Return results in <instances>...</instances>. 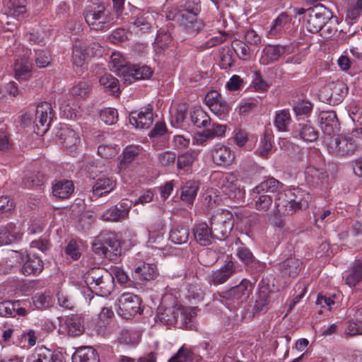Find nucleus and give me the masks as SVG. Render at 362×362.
<instances>
[{
  "label": "nucleus",
  "mask_w": 362,
  "mask_h": 362,
  "mask_svg": "<svg viewBox=\"0 0 362 362\" xmlns=\"http://www.w3.org/2000/svg\"><path fill=\"white\" fill-rule=\"evenodd\" d=\"M323 144L332 156H351L362 148V127L356 128L349 134L324 136Z\"/></svg>",
  "instance_id": "1"
},
{
  "label": "nucleus",
  "mask_w": 362,
  "mask_h": 362,
  "mask_svg": "<svg viewBox=\"0 0 362 362\" xmlns=\"http://www.w3.org/2000/svg\"><path fill=\"white\" fill-rule=\"evenodd\" d=\"M83 278L89 290L98 296L107 297L115 288L113 275L103 268H90L86 272Z\"/></svg>",
  "instance_id": "2"
},
{
  "label": "nucleus",
  "mask_w": 362,
  "mask_h": 362,
  "mask_svg": "<svg viewBox=\"0 0 362 362\" xmlns=\"http://www.w3.org/2000/svg\"><path fill=\"white\" fill-rule=\"evenodd\" d=\"M251 292L250 282L243 279L238 286L214 294V300L219 301L230 310L236 309L247 300Z\"/></svg>",
  "instance_id": "3"
},
{
  "label": "nucleus",
  "mask_w": 362,
  "mask_h": 362,
  "mask_svg": "<svg viewBox=\"0 0 362 362\" xmlns=\"http://www.w3.org/2000/svg\"><path fill=\"white\" fill-rule=\"evenodd\" d=\"M93 252L110 261H115L122 253L120 242L116 235L104 231L95 238L92 243Z\"/></svg>",
  "instance_id": "4"
},
{
  "label": "nucleus",
  "mask_w": 362,
  "mask_h": 362,
  "mask_svg": "<svg viewBox=\"0 0 362 362\" xmlns=\"http://www.w3.org/2000/svg\"><path fill=\"white\" fill-rule=\"evenodd\" d=\"M332 12L322 4H317L308 9L306 28L312 33H316L323 28L327 21H331Z\"/></svg>",
  "instance_id": "5"
},
{
  "label": "nucleus",
  "mask_w": 362,
  "mask_h": 362,
  "mask_svg": "<svg viewBox=\"0 0 362 362\" xmlns=\"http://www.w3.org/2000/svg\"><path fill=\"white\" fill-rule=\"evenodd\" d=\"M86 22L95 30H103L109 28L108 13L103 5L89 6L83 13Z\"/></svg>",
  "instance_id": "6"
},
{
  "label": "nucleus",
  "mask_w": 362,
  "mask_h": 362,
  "mask_svg": "<svg viewBox=\"0 0 362 362\" xmlns=\"http://www.w3.org/2000/svg\"><path fill=\"white\" fill-rule=\"evenodd\" d=\"M117 313L124 319H129L141 313V298L132 293H124L117 300Z\"/></svg>",
  "instance_id": "7"
},
{
  "label": "nucleus",
  "mask_w": 362,
  "mask_h": 362,
  "mask_svg": "<svg viewBox=\"0 0 362 362\" xmlns=\"http://www.w3.org/2000/svg\"><path fill=\"white\" fill-rule=\"evenodd\" d=\"M219 187L230 199L241 200L244 197L238 176L233 173L219 175Z\"/></svg>",
  "instance_id": "8"
},
{
  "label": "nucleus",
  "mask_w": 362,
  "mask_h": 362,
  "mask_svg": "<svg viewBox=\"0 0 362 362\" xmlns=\"http://www.w3.org/2000/svg\"><path fill=\"white\" fill-rule=\"evenodd\" d=\"M132 202L127 199H122L118 204L112 206L104 211L100 218L107 222H119L128 218Z\"/></svg>",
  "instance_id": "9"
},
{
  "label": "nucleus",
  "mask_w": 362,
  "mask_h": 362,
  "mask_svg": "<svg viewBox=\"0 0 362 362\" xmlns=\"http://www.w3.org/2000/svg\"><path fill=\"white\" fill-rule=\"evenodd\" d=\"M152 74L151 69L148 66L127 63L117 75L122 77L124 82L132 83L136 80L148 78Z\"/></svg>",
  "instance_id": "10"
},
{
  "label": "nucleus",
  "mask_w": 362,
  "mask_h": 362,
  "mask_svg": "<svg viewBox=\"0 0 362 362\" xmlns=\"http://www.w3.org/2000/svg\"><path fill=\"white\" fill-rule=\"evenodd\" d=\"M225 218L223 214L213 216L211 218V228L214 233V239L219 240H225L230 233L234 222L232 216Z\"/></svg>",
  "instance_id": "11"
},
{
  "label": "nucleus",
  "mask_w": 362,
  "mask_h": 362,
  "mask_svg": "<svg viewBox=\"0 0 362 362\" xmlns=\"http://www.w3.org/2000/svg\"><path fill=\"white\" fill-rule=\"evenodd\" d=\"M28 362H65L63 355L58 351L46 348L44 346H37L28 358Z\"/></svg>",
  "instance_id": "12"
},
{
  "label": "nucleus",
  "mask_w": 362,
  "mask_h": 362,
  "mask_svg": "<svg viewBox=\"0 0 362 362\" xmlns=\"http://www.w3.org/2000/svg\"><path fill=\"white\" fill-rule=\"evenodd\" d=\"M290 47L281 45H267L262 52L260 63L269 65L279 60L284 54L289 53Z\"/></svg>",
  "instance_id": "13"
},
{
  "label": "nucleus",
  "mask_w": 362,
  "mask_h": 362,
  "mask_svg": "<svg viewBox=\"0 0 362 362\" xmlns=\"http://www.w3.org/2000/svg\"><path fill=\"white\" fill-rule=\"evenodd\" d=\"M175 18L186 32L192 35L197 34L204 26L203 22L199 20L197 16L194 14L179 11L175 15Z\"/></svg>",
  "instance_id": "14"
},
{
  "label": "nucleus",
  "mask_w": 362,
  "mask_h": 362,
  "mask_svg": "<svg viewBox=\"0 0 362 362\" xmlns=\"http://www.w3.org/2000/svg\"><path fill=\"white\" fill-rule=\"evenodd\" d=\"M60 329L69 336L77 337L84 332L83 320L78 315L67 316L60 322Z\"/></svg>",
  "instance_id": "15"
},
{
  "label": "nucleus",
  "mask_w": 362,
  "mask_h": 362,
  "mask_svg": "<svg viewBox=\"0 0 362 362\" xmlns=\"http://www.w3.org/2000/svg\"><path fill=\"white\" fill-rule=\"evenodd\" d=\"M305 181L313 187H327L329 177L323 168L308 166L305 170Z\"/></svg>",
  "instance_id": "16"
},
{
  "label": "nucleus",
  "mask_w": 362,
  "mask_h": 362,
  "mask_svg": "<svg viewBox=\"0 0 362 362\" xmlns=\"http://www.w3.org/2000/svg\"><path fill=\"white\" fill-rule=\"evenodd\" d=\"M192 234L195 241L202 246L209 245L214 239L212 228L205 222L195 223L192 228Z\"/></svg>",
  "instance_id": "17"
},
{
  "label": "nucleus",
  "mask_w": 362,
  "mask_h": 362,
  "mask_svg": "<svg viewBox=\"0 0 362 362\" xmlns=\"http://www.w3.org/2000/svg\"><path fill=\"white\" fill-rule=\"evenodd\" d=\"M272 294L273 292L268 284L264 283L259 284V291L253 309L255 314L266 312L269 309L272 303Z\"/></svg>",
  "instance_id": "18"
},
{
  "label": "nucleus",
  "mask_w": 362,
  "mask_h": 362,
  "mask_svg": "<svg viewBox=\"0 0 362 362\" xmlns=\"http://www.w3.org/2000/svg\"><path fill=\"white\" fill-rule=\"evenodd\" d=\"M205 102L209 110L213 113H227L232 110L229 104L216 91H211L205 96Z\"/></svg>",
  "instance_id": "19"
},
{
  "label": "nucleus",
  "mask_w": 362,
  "mask_h": 362,
  "mask_svg": "<svg viewBox=\"0 0 362 362\" xmlns=\"http://www.w3.org/2000/svg\"><path fill=\"white\" fill-rule=\"evenodd\" d=\"M292 18L286 13L281 12L272 23L267 32L268 37L279 38L285 33V28L290 23Z\"/></svg>",
  "instance_id": "20"
},
{
  "label": "nucleus",
  "mask_w": 362,
  "mask_h": 362,
  "mask_svg": "<svg viewBox=\"0 0 362 362\" xmlns=\"http://www.w3.org/2000/svg\"><path fill=\"white\" fill-rule=\"evenodd\" d=\"M153 18L151 13L148 12L138 11V13L132 17L131 23L134 26L135 32L146 33L151 30Z\"/></svg>",
  "instance_id": "21"
},
{
  "label": "nucleus",
  "mask_w": 362,
  "mask_h": 362,
  "mask_svg": "<svg viewBox=\"0 0 362 362\" xmlns=\"http://www.w3.org/2000/svg\"><path fill=\"white\" fill-rule=\"evenodd\" d=\"M22 233L13 223L0 226V245H10L20 240Z\"/></svg>",
  "instance_id": "22"
},
{
  "label": "nucleus",
  "mask_w": 362,
  "mask_h": 362,
  "mask_svg": "<svg viewBox=\"0 0 362 362\" xmlns=\"http://www.w3.org/2000/svg\"><path fill=\"white\" fill-rule=\"evenodd\" d=\"M211 156L213 162L217 165H230L234 159V155L230 149L221 144H218L213 148Z\"/></svg>",
  "instance_id": "23"
},
{
  "label": "nucleus",
  "mask_w": 362,
  "mask_h": 362,
  "mask_svg": "<svg viewBox=\"0 0 362 362\" xmlns=\"http://www.w3.org/2000/svg\"><path fill=\"white\" fill-rule=\"evenodd\" d=\"M15 78L18 81L28 80L32 75V64L25 56L17 59L14 64Z\"/></svg>",
  "instance_id": "24"
},
{
  "label": "nucleus",
  "mask_w": 362,
  "mask_h": 362,
  "mask_svg": "<svg viewBox=\"0 0 362 362\" xmlns=\"http://www.w3.org/2000/svg\"><path fill=\"white\" fill-rule=\"evenodd\" d=\"M284 185L274 177H269L252 189L253 193L256 194H281Z\"/></svg>",
  "instance_id": "25"
},
{
  "label": "nucleus",
  "mask_w": 362,
  "mask_h": 362,
  "mask_svg": "<svg viewBox=\"0 0 362 362\" xmlns=\"http://www.w3.org/2000/svg\"><path fill=\"white\" fill-rule=\"evenodd\" d=\"M116 186V182L110 177L102 176L98 177L93 185V195L100 197L109 194Z\"/></svg>",
  "instance_id": "26"
},
{
  "label": "nucleus",
  "mask_w": 362,
  "mask_h": 362,
  "mask_svg": "<svg viewBox=\"0 0 362 362\" xmlns=\"http://www.w3.org/2000/svg\"><path fill=\"white\" fill-rule=\"evenodd\" d=\"M320 127L325 133V136H334L333 134L340 131V124L337 115H324L320 117Z\"/></svg>",
  "instance_id": "27"
},
{
  "label": "nucleus",
  "mask_w": 362,
  "mask_h": 362,
  "mask_svg": "<svg viewBox=\"0 0 362 362\" xmlns=\"http://www.w3.org/2000/svg\"><path fill=\"white\" fill-rule=\"evenodd\" d=\"M234 265L232 262H228L219 269L214 271L211 274L209 282L215 286L225 283L234 273Z\"/></svg>",
  "instance_id": "28"
},
{
  "label": "nucleus",
  "mask_w": 362,
  "mask_h": 362,
  "mask_svg": "<svg viewBox=\"0 0 362 362\" xmlns=\"http://www.w3.org/2000/svg\"><path fill=\"white\" fill-rule=\"evenodd\" d=\"M18 300L0 302V316L4 317H15L16 315L24 316L27 311L20 306Z\"/></svg>",
  "instance_id": "29"
},
{
  "label": "nucleus",
  "mask_w": 362,
  "mask_h": 362,
  "mask_svg": "<svg viewBox=\"0 0 362 362\" xmlns=\"http://www.w3.org/2000/svg\"><path fill=\"white\" fill-rule=\"evenodd\" d=\"M180 313V309L177 307H159L157 318L163 325H173L177 323Z\"/></svg>",
  "instance_id": "30"
},
{
  "label": "nucleus",
  "mask_w": 362,
  "mask_h": 362,
  "mask_svg": "<svg viewBox=\"0 0 362 362\" xmlns=\"http://www.w3.org/2000/svg\"><path fill=\"white\" fill-rule=\"evenodd\" d=\"M43 269L42 259L34 255H26V260L22 267V272L25 275H37Z\"/></svg>",
  "instance_id": "31"
},
{
  "label": "nucleus",
  "mask_w": 362,
  "mask_h": 362,
  "mask_svg": "<svg viewBox=\"0 0 362 362\" xmlns=\"http://www.w3.org/2000/svg\"><path fill=\"white\" fill-rule=\"evenodd\" d=\"M73 362H100L97 351L90 346L78 348L72 356Z\"/></svg>",
  "instance_id": "32"
},
{
  "label": "nucleus",
  "mask_w": 362,
  "mask_h": 362,
  "mask_svg": "<svg viewBox=\"0 0 362 362\" xmlns=\"http://www.w3.org/2000/svg\"><path fill=\"white\" fill-rule=\"evenodd\" d=\"M345 282L350 287L358 286V290L362 291V263L355 260L351 272L346 276Z\"/></svg>",
  "instance_id": "33"
},
{
  "label": "nucleus",
  "mask_w": 362,
  "mask_h": 362,
  "mask_svg": "<svg viewBox=\"0 0 362 362\" xmlns=\"http://www.w3.org/2000/svg\"><path fill=\"white\" fill-rule=\"evenodd\" d=\"M295 194L296 199H293V204H282V206L285 207V211L287 214H293L294 212L305 209L308 206V195L305 198L303 192L300 189H296Z\"/></svg>",
  "instance_id": "34"
},
{
  "label": "nucleus",
  "mask_w": 362,
  "mask_h": 362,
  "mask_svg": "<svg viewBox=\"0 0 362 362\" xmlns=\"http://www.w3.org/2000/svg\"><path fill=\"white\" fill-rule=\"evenodd\" d=\"M74 185L71 180H62L52 185V194L59 199H66L74 192Z\"/></svg>",
  "instance_id": "35"
},
{
  "label": "nucleus",
  "mask_w": 362,
  "mask_h": 362,
  "mask_svg": "<svg viewBox=\"0 0 362 362\" xmlns=\"http://www.w3.org/2000/svg\"><path fill=\"white\" fill-rule=\"evenodd\" d=\"M86 48L87 45L84 41L80 40L75 42L72 50V61L76 66L82 68L85 64L88 56Z\"/></svg>",
  "instance_id": "36"
},
{
  "label": "nucleus",
  "mask_w": 362,
  "mask_h": 362,
  "mask_svg": "<svg viewBox=\"0 0 362 362\" xmlns=\"http://www.w3.org/2000/svg\"><path fill=\"white\" fill-rule=\"evenodd\" d=\"M57 136L66 148H71L80 142V139L76 133L67 127H60Z\"/></svg>",
  "instance_id": "37"
},
{
  "label": "nucleus",
  "mask_w": 362,
  "mask_h": 362,
  "mask_svg": "<svg viewBox=\"0 0 362 362\" xmlns=\"http://www.w3.org/2000/svg\"><path fill=\"white\" fill-rule=\"evenodd\" d=\"M140 151L139 146H127L120 156V160L118 165L119 170H124L128 168L130 164L136 159Z\"/></svg>",
  "instance_id": "38"
},
{
  "label": "nucleus",
  "mask_w": 362,
  "mask_h": 362,
  "mask_svg": "<svg viewBox=\"0 0 362 362\" xmlns=\"http://www.w3.org/2000/svg\"><path fill=\"white\" fill-rule=\"evenodd\" d=\"M157 276V267L155 264L144 263L134 271V277L140 281L153 279Z\"/></svg>",
  "instance_id": "39"
},
{
  "label": "nucleus",
  "mask_w": 362,
  "mask_h": 362,
  "mask_svg": "<svg viewBox=\"0 0 362 362\" xmlns=\"http://www.w3.org/2000/svg\"><path fill=\"white\" fill-rule=\"evenodd\" d=\"M301 262L298 259L290 257L279 264V269L283 275L296 276L300 271Z\"/></svg>",
  "instance_id": "40"
},
{
  "label": "nucleus",
  "mask_w": 362,
  "mask_h": 362,
  "mask_svg": "<svg viewBox=\"0 0 362 362\" xmlns=\"http://www.w3.org/2000/svg\"><path fill=\"white\" fill-rule=\"evenodd\" d=\"M199 189V182L197 180H189L182 187L181 199L188 204H192L195 199L197 192Z\"/></svg>",
  "instance_id": "41"
},
{
  "label": "nucleus",
  "mask_w": 362,
  "mask_h": 362,
  "mask_svg": "<svg viewBox=\"0 0 362 362\" xmlns=\"http://www.w3.org/2000/svg\"><path fill=\"white\" fill-rule=\"evenodd\" d=\"M189 229L182 225H175L170 231L169 238L175 244L182 245L188 241Z\"/></svg>",
  "instance_id": "42"
},
{
  "label": "nucleus",
  "mask_w": 362,
  "mask_h": 362,
  "mask_svg": "<svg viewBox=\"0 0 362 362\" xmlns=\"http://www.w3.org/2000/svg\"><path fill=\"white\" fill-rule=\"evenodd\" d=\"M201 359V356L195 355L192 350L182 346L168 362H199Z\"/></svg>",
  "instance_id": "43"
},
{
  "label": "nucleus",
  "mask_w": 362,
  "mask_h": 362,
  "mask_svg": "<svg viewBox=\"0 0 362 362\" xmlns=\"http://www.w3.org/2000/svg\"><path fill=\"white\" fill-rule=\"evenodd\" d=\"M201 359V356L195 355L192 350L182 346L168 362H199Z\"/></svg>",
  "instance_id": "44"
},
{
  "label": "nucleus",
  "mask_w": 362,
  "mask_h": 362,
  "mask_svg": "<svg viewBox=\"0 0 362 362\" xmlns=\"http://www.w3.org/2000/svg\"><path fill=\"white\" fill-rule=\"evenodd\" d=\"M153 115H129L131 125L136 129H148L153 122Z\"/></svg>",
  "instance_id": "45"
},
{
  "label": "nucleus",
  "mask_w": 362,
  "mask_h": 362,
  "mask_svg": "<svg viewBox=\"0 0 362 362\" xmlns=\"http://www.w3.org/2000/svg\"><path fill=\"white\" fill-rule=\"evenodd\" d=\"M255 209L262 212H267L272 206L273 199L271 194H256L252 191Z\"/></svg>",
  "instance_id": "46"
},
{
  "label": "nucleus",
  "mask_w": 362,
  "mask_h": 362,
  "mask_svg": "<svg viewBox=\"0 0 362 362\" xmlns=\"http://www.w3.org/2000/svg\"><path fill=\"white\" fill-rule=\"evenodd\" d=\"M181 325L183 328L193 330L195 329L194 320L197 313L194 308H186L180 309Z\"/></svg>",
  "instance_id": "47"
},
{
  "label": "nucleus",
  "mask_w": 362,
  "mask_h": 362,
  "mask_svg": "<svg viewBox=\"0 0 362 362\" xmlns=\"http://www.w3.org/2000/svg\"><path fill=\"white\" fill-rule=\"evenodd\" d=\"M26 0H9L6 4L8 13L16 18L23 16L26 11Z\"/></svg>",
  "instance_id": "48"
},
{
  "label": "nucleus",
  "mask_w": 362,
  "mask_h": 362,
  "mask_svg": "<svg viewBox=\"0 0 362 362\" xmlns=\"http://www.w3.org/2000/svg\"><path fill=\"white\" fill-rule=\"evenodd\" d=\"M199 153L197 151H189L180 155L177 160V166L180 170H188L196 160Z\"/></svg>",
  "instance_id": "49"
},
{
  "label": "nucleus",
  "mask_w": 362,
  "mask_h": 362,
  "mask_svg": "<svg viewBox=\"0 0 362 362\" xmlns=\"http://www.w3.org/2000/svg\"><path fill=\"white\" fill-rule=\"evenodd\" d=\"M333 104L341 102L347 93V87L342 81L331 82Z\"/></svg>",
  "instance_id": "50"
},
{
  "label": "nucleus",
  "mask_w": 362,
  "mask_h": 362,
  "mask_svg": "<svg viewBox=\"0 0 362 362\" xmlns=\"http://www.w3.org/2000/svg\"><path fill=\"white\" fill-rule=\"evenodd\" d=\"M99 82L105 88L110 90L112 94L119 93L118 80L110 74H105L101 76Z\"/></svg>",
  "instance_id": "51"
},
{
  "label": "nucleus",
  "mask_w": 362,
  "mask_h": 362,
  "mask_svg": "<svg viewBox=\"0 0 362 362\" xmlns=\"http://www.w3.org/2000/svg\"><path fill=\"white\" fill-rule=\"evenodd\" d=\"M232 47L241 60H249L251 57L250 49L247 45L240 40H234Z\"/></svg>",
  "instance_id": "52"
},
{
  "label": "nucleus",
  "mask_w": 362,
  "mask_h": 362,
  "mask_svg": "<svg viewBox=\"0 0 362 362\" xmlns=\"http://www.w3.org/2000/svg\"><path fill=\"white\" fill-rule=\"evenodd\" d=\"M90 90V87L88 83L81 80L75 83L71 88V93L75 98H84L89 94Z\"/></svg>",
  "instance_id": "53"
},
{
  "label": "nucleus",
  "mask_w": 362,
  "mask_h": 362,
  "mask_svg": "<svg viewBox=\"0 0 362 362\" xmlns=\"http://www.w3.org/2000/svg\"><path fill=\"white\" fill-rule=\"evenodd\" d=\"M118 340L122 344L134 345L138 343L139 334L134 331L123 329L119 332Z\"/></svg>",
  "instance_id": "54"
},
{
  "label": "nucleus",
  "mask_w": 362,
  "mask_h": 362,
  "mask_svg": "<svg viewBox=\"0 0 362 362\" xmlns=\"http://www.w3.org/2000/svg\"><path fill=\"white\" fill-rule=\"evenodd\" d=\"M296 189H288L284 193L278 194V198L274 202V206L277 211H280L282 204H293V199H295Z\"/></svg>",
  "instance_id": "55"
},
{
  "label": "nucleus",
  "mask_w": 362,
  "mask_h": 362,
  "mask_svg": "<svg viewBox=\"0 0 362 362\" xmlns=\"http://www.w3.org/2000/svg\"><path fill=\"white\" fill-rule=\"evenodd\" d=\"M172 42L171 35L168 30L160 28L155 40L156 45L161 49H165Z\"/></svg>",
  "instance_id": "56"
},
{
  "label": "nucleus",
  "mask_w": 362,
  "mask_h": 362,
  "mask_svg": "<svg viewBox=\"0 0 362 362\" xmlns=\"http://www.w3.org/2000/svg\"><path fill=\"white\" fill-rule=\"evenodd\" d=\"M165 230V223L163 218H158L153 221L148 227L150 238L155 239L161 235Z\"/></svg>",
  "instance_id": "57"
},
{
  "label": "nucleus",
  "mask_w": 362,
  "mask_h": 362,
  "mask_svg": "<svg viewBox=\"0 0 362 362\" xmlns=\"http://www.w3.org/2000/svg\"><path fill=\"white\" fill-rule=\"evenodd\" d=\"M187 298L192 299H201L203 298L204 292L201 287L200 282L195 279L192 283L187 286Z\"/></svg>",
  "instance_id": "58"
},
{
  "label": "nucleus",
  "mask_w": 362,
  "mask_h": 362,
  "mask_svg": "<svg viewBox=\"0 0 362 362\" xmlns=\"http://www.w3.org/2000/svg\"><path fill=\"white\" fill-rule=\"evenodd\" d=\"M51 59V56L48 52L41 49L35 50V62L37 67H47L49 65Z\"/></svg>",
  "instance_id": "59"
},
{
  "label": "nucleus",
  "mask_w": 362,
  "mask_h": 362,
  "mask_svg": "<svg viewBox=\"0 0 362 362\" xmlns=\"http://www.w3.org/2000/svg\"><path fill=\"white\" fill-rule=\"evenodd\" d=\"M110 59L109 68L116 74H117L120 71V69L127 63L119 52L112 53L110 57Z\"/></svg>",
  "instance_id": "60"
},
{
  "label": "nucleus",
  "mask_w": 362,
  "mask_h": 362,
  "mask_svg": "<svg viewBox=\"0 0 362 362\" xmlns=\"http://www.w3.org/2000/svg\"><path fill=\"white\" fill-rule=\"evenodd\" d=\"M300 137L305 141L314 142L318 139V132L310 125H303L300 131Z\"/></svg>",
  "instance_id": "61"
},
{
  "label": "nucleus",
  "mask_w": 362,
  "mask_h": 362,
  "mask_svg": "<svg viewBox=\"0 0 362 362\" xmlns=\"http://www.w3.org/2000/svg\"><path fill=\"white\" fill-rule=\"evenodd\" d=\"M117 146L112 144H100L98 147V153L103 158L109 159L117 153Z\"/></svg>",
  "instance_id": "62"
},
{
  "label": "nucleus",
  "mask_w": 362,
  "mask_h": 362,
  "mask_svg": "<svg viewBox=\"0 0 362 362\" xmlns=\"http://www.w3.org/2000/svg\"><path fill=\"white\" fill-rule=\"evenodd\" d=\"M348 16L351 19L358 18L362 13V0H349Z\"/></svg>",
  "instance_id": "63"
},
{
  "label": "nucleus",
  "mask_w": 362,
  "mask_h": 362,
  "mask_svg": "<svg viewBox=\"0 0 362 362\" xmlns=\"http://www.w3.org/2000/svg\"><path fill=\"white\" fill-rule=\"evenodd\" d=\"M47 177L45 174L40 172H37L36 173L28 177V179L25 182V185L27 187L40 186L43 185L47 181Z\"/></svg>",
  "instance_id": "64"
}]
</instances>
